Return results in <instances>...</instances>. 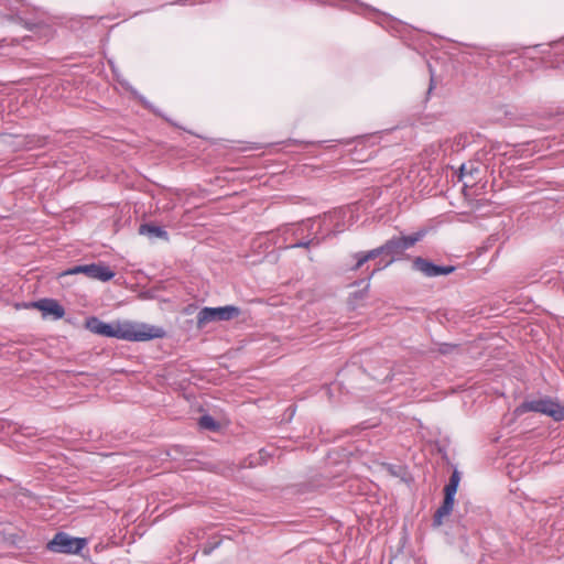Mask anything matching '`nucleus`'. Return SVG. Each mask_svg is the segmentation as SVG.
Segmentation results:
<instances>
[{
  "label": "nucleus",
  "mask_w": 564,
  "mask_h": 564,
  "mask_svg": "<svg viewBox=\"0 0 564 564\" xmlns=\"http://www.w3.org/2000/svg\"><path fill=\"white\" fill-rule=\"evenodd\" d=\"M448 485L455 487L456 489H458V485L459 484L453 482V481L448 480Z\"/></svg>",
  "instance_id": "aec40b11"
},
{
  "label": "nucleus",
  "mask_w": 564,
  "mask_h": 564,
  "mask_svg": "<svg viewBox=\"0 0 564 564\" xmlns=\"http://www.w3.org/2000/svg\"><path fill=\"white\" fill-rule=\"evenodd\" d=\"M354 258L356 259L355 265L351 268V270L357 271L359 270L367 261V258H365V252L360 251L354 254Z\"/></svg>",
  "instance_id": "4468645a"
},
{
  "label": "nucleus",
  "mask_w": 564,
  "mask_h": 564,
  "mask_svg": "<svg viewBox=\"0 0 564 564\" xmlns=\"http://www.w3.org/2000/svg\"><path fill=\"white\" fill-rule=\"evenodd\" d=\"M412 269L421 272L427 278H434L438 275H448L453 273L456 268L454 265H438L429 259L422 257H415L412 260Z\"/></svg>",
  "instance_id": "0eeeda50"
},
{
  "label": "nucleus",
  "mask_w": 564,
  "mask_h": 564,
  "mask_svg": "<svg viewBox=\"0 0 564 564\" xmlns=\"http://www.w3.org/2000/svg\"><path fill=\"white\" fill-rule=\"evenodd\" d=\"M527 412L545 414L557 422L564 420V405L549 397L539 400L524 401L514 410L517 415H521Z\"/></svg>",
  "instance_id": "7ed1b4c3"
},
{
  "label": "nucleus",
  "mask_w": 564,
  "mask_h": 564,
  "mask_svg": "<svg viewBox=\"0 0 564 564\" xmlns=\"http://www.w3.org/2000/svg\"><path fill=\"white\" fill-rule=\"evenodd\" d=\"M455 500L444 498L442 505L436 509L434 516H433V523L432 525L434 528H438L443 524L444 517H448L454 508Z\"/></svg>",
  "instance_id": "1a4fd4ad"
},
{
  "label": "nucleus",
  "mask_w": 564,
  "mask_h": 564,
  "mask_svg": "<svg viewBox=\"0 0 564 564\" xmlns=\"http://www.w3.org/2000/svg\"><path fill=\"white\" fill-rule=\"evenodd\" d=\"M240 314L241 310L235 305L203 307L197 314V327L203 328L212 322L231 321Z\"/></svg>",
  "instance_id": "39448f33"
},
{
  "label": "nucleus",
  "mask_w": 564,
  "mask_h": 564,
  "mask_svg": "<svg viewBox=\"0 0 564 564\" xmlns=\"http://www.w3.org/2000/svg\"><path fill=\"white\" fill-rule=\"evenodd\" d=\"M364 252H365V258H367V261L375 260L376 258H378L380 256H384L382 245L378 248L371 249L369 251H364ZM383 260H384V257H382L380 259V261L378 262V265H380Z\"/></svg>",
  "instance_id": "f8f14e48"
},
{
  "label": "nucleus",
  "mask_w": 564,
  "mask_h": 564,
  "mask_svg": "<svg viewBox=\"0 0 564 564\" xmlns=\"http://www.w3.org/2000/svg\"><path fill=\"white\" fill-rule=\"evenodd\" d=\"M139 232L141 235H148L150 237H156L163 240H169L167 231L163 227L156 226L151 223L141 224L139 227Z\"/></svg>",
  "instance_id": "9d476101"
},
{
  "label": "nucleus",
  "mask_w": 564,
  "mask_h": 564,
  "mask_svg": "<svg viewBox=\"0 0 564 564\" xmlns=\"http://www.w3.org/2000/svg\"><path fill=\"white\" fill-rule=\"evenodd\" d=\"M321 243V240L319 238L317 237H314L310 240H301V241H297L295 242L294 245H292L291 247L292 248H310L311 246H318Z\"/></svg>",
  "instance_id": "ddd939ff"
},
{
  "label": "nucleus",
  "mask_w": 564,
  "mask_h": 564,
  "mask_svg": "<svg viewBox=\"0 0 564 564\" xmlns=\"http://www.w3.org/2000/svg\"><path fill=\"white\" fill-rule=\"evenodd\" d=\"M474 171L477 172V169L470 167L469 170H467L466 164H463L459 169V178H462L466 174H473Z\"/></svg>",
  "instance_id": "f3484780"
},
{
  "label": "nucleus",
  "mask_w": 564,
  "mask_h": 564,
  "mask_svg": "<svg viewBox=\"0 0 564 564\" xmlns=\"http://www.w3.org/2000/svg\"><path fill=\"white\" fill-rule=\"evenodd\" d=\"M83 273L87 278L93 280H99L102 282H108L115 276V272L105 263H89V264H79L61 273V276L69 275V274H79Z\"/></svg>",
  "instance_id": "423d86ee"
},
{
  "label": "nucleus",
  "mask_w": 564,
  "mask_h": 564,
  "mask_svg": "<svg viewBox=\"0 0 564 564\" xmlns=\"http://www.w3.org/2000/svg\"><path fill=\"white\" fill-rule=\"evenodd\" d=\"M457 348H458V345H456V344L443 343L438 347V352L442 355H448V354L453 352L454 350H456Z\"/></svg>",
  "instance_id": "2eb2a0df"
},
{
  "label": "nucleus",
  "mask_w": 564,
  "mask_h": 564,
  "mask_svg": "<svg viewBox=\"0 0 564 564\" xmlns=\"http://www.w3.org/2000/svg\"><path fill=\"white\" fill-rule=\"evenodd\" d=\"M85 328L89 332L109 338L124 339L129 341H147L155 338H162L165 332L161 327L131 323L108 324L99 319L97 316L87 317Z\"/></svg>",
  "instance_id": "f257e3e1"
},
{
  "label": "nucleus",
  "mask_w": 564,
  "mask_h": 564,
  "mask_svg": "<svg viewBox=\"0 0 564 564\" xmlns=\"http://www.w3.org/2000/svg\"><path fill=\"white\" fill-rule=\"evenodd\" d=\"M426 232V229H420L411 235L392 236L388 239L382 247L384 257H389V260H387L383 265H378L373 269L369 274L368 280L380 270L392 264L394 261L408 258L405 251L421 241L425 237Z\"/></svg>",
  "instance_id": "f03ea898"
},
{
  "label": "nucleus",
  "mask_w": 564,
  "mask_h": 564,
  "mask_svg": "<svg viewBox=\"0 0 564 564\" xmlns=\"http://www.w3.org/2000/svg\"><path fill=\"white\" fill-rule=\"evenodd\" d=\"M434 87H435L434 78L431 77L427 94H431V91L434 89Z\"/></svg>",
  "instance_id": "6ab92c4d"
},
{
  "label": "nucleus",
  "mask_w": 564,
  "mask_h": 564,
  "mask_svg": "<svg viewBox=\"0 0 564 564\" xmlns=\"http://www.w3.org/2000/svg\"><path fill=\"white\" fill-rule=\"evenodd\" d=\"M198 425L204 429L212 432H217L220 430V423L217 422L212 415L204 414L198 420Z\"/></svg>",
  "instance_id": "9b49d317"
},
{
  "label": "nucleus",
  "mask_w": 564,
  "mask_h": 564,
  "mask_svg": "<svg viewBox=\"0 0 564 564\" xmlns=\"http://www.w3.org/2000/svg\"><path fill=\"white\" fill-rule=\"evenodd\" d=\"M31 306L41 311L43 317L51 316L53 319H61L65 315V308L54 299H42L32 302Z\"/></svg>",
  "instance_id": "6e6552de"
},
{
  "label": "nucleus",
  "mask_w": 564,
  "mask_h": 564,
  "mask_svg": "<svg viewBox=\"0 0 564 564\" xmlns=\"http://www.w3.org/2000/svg\"><path fill=\"white\" fill-rule=\"evenodd\" d=\"M456 492H457V489L455 487L446 484V486L444 488V498L455 500Z\"/></svg>",
  "instance_id": "dca6fc26"
},
{
  "label": "nucleus",
  "mask_w": 564,
  "mask_h": 564,
  "mask_svg": "<svg viewBox=\"0 0 564 564\" xmlns=\"http://www.w3.org/2000/svg\"><path fill=\"white\" fill-rule=\"evenodd\" d=\"M86 545L87 540L85 538H74L59 531L47 543L46 549L54 553L79 554Z\"/></svg>",
  "instance_id": "20e7f679"
},
{
  "label": "nucleus",
  "mask_w": 564,
  "mask_h": 564,
  "mask_svg": "<svg viewBox=\"0 0 564 564\" xmlns=\"http://www.w3.org/2000/svg\"><path fill=\"white\" fill-rule=\"evenodd\" d=\"M449 480H451V481H453V482H457V484H459V481H460V474H459V471H458L457 469H455V470L452 473V475H451V477H449Z\"/></svg>",
  "instance_id": "a211bd4d"
}]
</instances>
